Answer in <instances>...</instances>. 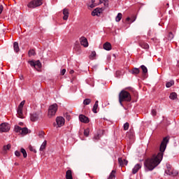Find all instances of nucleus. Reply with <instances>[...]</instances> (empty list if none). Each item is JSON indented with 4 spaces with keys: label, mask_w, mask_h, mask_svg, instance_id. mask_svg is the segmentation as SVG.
Wrapping results in <instances>:
<instances>
[{
    "label": "nucleus",
    "mask_w": 179,
    "mask_h": 179,
    "mask_svg": "<svg viewBox=\"0 0 179 179\" xmlns=\"http://www.w3.org/2000/svg\"><path fill=\"white\" fill-rule=\"evenodd\" d=\"M167 143H169V138L168 137H164L159 147L160 152L157 155H154L151 159L148 158L145 160L144 167L145 171H152L157 167L158 164H160V162L163 160V155L164 150L167 148Z\"/></svg>",
    "instance_id": "f257e3e1"
},
{
    "label": "nucleus",
    "mask_w": 179,
    "mask_h": 179,
    "mask_svg": "<svg viewBox=\"0 0 179 179\" xmlns=\"http://www.w3.org/2000/svg\"><path fill=\"white\" fill-rule=\"evenodd\" d=\"M132 101V96H131V94L125 90H122L119 93V103L122 107H124V103H122V101H127V103H131Z\"/></svg>",
    "instance_id": "f03ea898"
},
{
    "label": "nucleus",
    "mask_w": 179,
    "mask_h": 179,
    "mask_svg": "<svg viewBox=\"0 0 179 179\" xmlns=\"http://www.w3.org/2000/svg\"><path fill=\"white\" fill-rule=\"evenodd\" d=\"M58 110V105L57 103H54L49 106L48 108V117H54Z\"/></svg>",
    "instance_id": "7ed1b4c3"
},
{
    "label": "nucleus",
    "mask_w": 179,
    "mask_h": 179,
    "mask_svg": "<svg viewBox=\"0 0 179 179\" xmlns=\"http://www.w3.org/2000/svg\"><path fill=\"white\" fill-rule=\"evenodd\" d=\"M43 5V0H32L27 4V7L30 8H37Z\"/></svg>",
    "instance_id": "20e7f679"
},
{
    "label": "nucleus",
    "mask_w": 179,
    "mask_h": 179,
    "mask_svg": "<svg viewBox=\"0 0 179 179\" xmlns=\"http://www.w3.org/2000/svg\"><path fill=\"white\" fill-rule=\"evenodd\" d=\"M10 130V126L6 122L1 123L0 124V133L9 132Z\"/></svg>",
    "instance_id": "39448f33"
},
{
    "label": "nucleus",
    "mask_w": 179,
    "mask_h": 179,
    "mask_svg": "<svg viewBox=\"0 0 179 179\" xmlns=\"http://www.w3.org/2000/svg\"><path fill=\"white\" fill-rule=\"evenodd\" d=\"M56 122L57 127L61 128V127H64V125H65V119L62 116H59L56 118Z\"/></svg>",
    "instance_id": "423d86ee"
},
{
    "label": "nucleus",
    "mask_w": 179,
    "mask_h": 179,
    "mask_svg": "<svg viewBox=\"0 0 179 179\" xmlns=\"http://www.w3.org/2000/svg\"><path fill=\"white\" fill-rule=\"evenodd\" d=\"M104 135V130H99L93 137V141H99L100 138Z\"/></svg>",
    "instance_id": "0eeeda50"
},
{
    "label": "nucleus",
    "mask_w": 179,
    "mask_h": 179,
    "mask_svg": "<svg viewBox=\"0 0 179 179\" xmlns=\"http://www.w3.org/2000/svg\"><path fill=\"white\" fill-rule=\"evenodd\" d=\"M79 120L80 121V122H83V124H89L90 122V120H89V117L82 114L79 115Z\"/></svg>",
    "instance_id": "6e6552de"
},
{
    "label": "nucleus",
    "mask_w": 179,
    "mask_h": 179,
    "mask_svg": "<svg viewBox=\"0 0 179 179\" xmlns=\"http://www.w3.org/2000/svg\"><path fill=\"white\" fill-rule=\"evenodd\" d=\"M38 117H40V113L38 112L31 114V121H32V122H36V121L38 120Z\"/></svg>",
    "instance_id": "1a4fd4ad"
},
{
    "label": "nucleus",
    "mask_w": 179,
    "mask_h": 179,
    "mask_svg": "<svg viewBox=\"0 0 179 179\" xmlns=\"http://www.w3.org/2000/svg\"><path fill=\"white\" fill-rule=\"evenodd\" d=\"M80 43L81 45H83V47H89V42L87 41V38L85 36L80 38Z\"/></svg>",
    "instance_id": "9d476101"
},
{
    "label": "nucleus",
    "mask_w": 179,
    "mask_h": 179,
    "mask_svg": "<svg viewBox=\"0 0 179 179\" xmlns=\"http://www.w3.org/2000/svg\"><path fill=\"white\" fill-rule=\"evenodd\" d=\"M166 174L168 176H177L178 172L174 173V171H171V166H167V170L165 171Z\"/></svg>",
    "instance_id": "9b49d317"
},
{
    "label": "nucleus",
    "mask_w": 179,
    "mask_h": 179,
    "mask_svg": "<svg viewBox=\"0 0 179 179\" xmlns=\"http://www.w3.org/2000/svg\"><path fill=\"white\" fill-rule=\"evenodd\" d=\"M141 169H142V165L140 164H136L132 169V174H136V173H138Z\"/></svg>",
    "instance_id": "f8f14e48"
},
{
    "label": "nucleus",
    "mask_w": 179,
    "mask_h": 179,
    "mask_svg": "<svg viewBox=\"0 0 179 179\" xmlns=\"http://www.w3.org/2000/svg\"><path fill=\"white\" fill-rule=\"evenodd\" d=\"M63 15V20H68V17H69V10L67 8H64Z\"/></svg>",
    "instance_id": "ddd939ff"
},
{
    "label": "nucleus",
    "mask_w": 179,
    "mask_h": 179,
    "mask_svg": "<svg viewBox=\"0 0 179 179\" xmlns=\"http://www.w3.org/2000/svg\"><path fill=\"white\" fill-rule=\"evenodd\" d=\"M102 10H103V8H96L92 12V15L99 16V14H100L102 12Z\"/></svg>",
    "instance_id": "4468645a"
},
{
    "label": "nucleus",
    "mask_w": 179,
    "mask_h": 179,
    "mask_svg": "<svg viewBox=\"0 0 179 179\" xmlns=\"http://www.w3.org/2000/svg\"><path fill=\"white\" fill-rule=\"evenodd\" d=\"M138 44L140 47H141V48H143L144 50H148L149 48V45L143 41H140Z\"/></svg>",
    "instance_id": "2eb2a0df"
},
{
    "label": "nucleus",
    "mask_w": 179,
    "mask_h": 179,
    "mask_svg": "<svg viewBox=\"0 0 179 179\" xmlns=\"http://www.w3.org/2000/svg\"><path fill=\"white\" fill-rule=\"evenodd\" d=\"M141 72V70L138 68H133L131 70L129 71V73H131V75H139V73Z\"/></svg>",
    "instance_id": "dca6fc26"
},
{
    "label": "nucleus",
    "mask_w": 179,
    "mask_h": 179,
    "mask_svg": "<svg viewBox=\"0 0 179 179\" xmlns=\"http://www.w3.org/2000/svg\"><path fill=\"white\" fill-rule=\"evenodd\" d=\"M103 50H106V51H110L111 50V43H110V42H106L103 44Z\"/></svg>",
    "instance_id": "f3484780"
},
{
    "label": "nucleus",
    "mask_w": 179,
    "mask_h": 179,
    "mask_svg": "<svg viewBox=\"0 0 179 179\" xmlns=\"http://www.w3.org/2000/svg\"><path fill=\"white\" fill-rule=\"evenodd\" d=\"M13 50L15 52H19L20 51V48H19V43L14 42L13 43Z\"/></svg>",
    "instance_id": "a211bd4d"
},
{
    "label": "nucleus",
    "mask_w": 179,
    "mask_h": 179,
    "mask_svg": "<svg viewBox=\"0 0 179 179\" xmlns=\"http://www.w3.org/2000/svg\"><path fill=\"white\" fill-rule=\"evenodd\" d=\"M97 108H99V101H96L92 108V112L97 114Z\"/></svg>",
    "instance_id": "6ab92c4d"
},
{
    "label": "nucleus",
    "mask_w": 179,
    "mask_h": 179,
    "mask_svg": "<svg viewBox=\"0 0 179 179\" xmlns=\"http://www.w3.org/2000/svg\"><path fill=\"white\" fill-rule=\"evenodd\" d=\"M10 149V144H8L3 147V150L1 151V155H6V151Z\"/></svg>",
    "instance_id": "aec40b11"
},
{
    "label": "nucleus",
    "mask_w": 179,
    "mask_h": 179,
    "mask_svg": "<svg viewBox=\"0 0 179 179\" xmlns=\"http://www.w3.org/2000/svg\"><path fill=\"white\" fill-rule=\"evenodd\" d=\"M66 179H73V177L72 176V171L71 170L66 171Z\"/></svg>",
    "instance_id": "412c9836"
},
{
    "label": "nucleus",
    "mask_w": 179,
    "mask_h": 179,
    "mask_svg": "<svg viewBox=\"0 0 179 179\" xmlns=\"http://www.w3.org/2000/svg\"><path fill=\"white\" fill-rule=\"evenodd\" d=\"M46 146H47V141L45 140L43 142V143L41 144L39 150L41 152H44V150H45Z\"/></svg>",
    "instance_id": "4be33fe9"
},
{
    "label": "nucleus",
    "mask_w": 179,
    "mask_h": 179,
    "mask_svg": "<svg viewBox=\"0 0 179 179\" xmlns=\"http://www.w3.org/2000/svg\"><path fill=\"white\" fill-rule=\"evenodd\" d=\"M115 174H117V171L115 170H113L110 173L108 179H115Z\"/></svg>",
    "instance_id": "5701e85b"
},
{
    "label": "nucleus",
    "mask_w": 179,
    "mask_h": 179,
    "mask_svg": "<svg viewBox=\"0 0 179 179\" xmlns=\"http://www.w3.org/2000/svg\"><path fill=\"white\" fill-rule=\"evenodd\" d=\"M22 129L20 126H15L14 131L17 134H22Z\"/></svg>",
    "instance_id": "b1692460"
},
{
    "label": "nucleus",
    "mask_w": 179,
    "mask_h": 179,
    "mask_svg": "<svg viewBox=\"0 0 179 179\" xmlns=\"http://www.w3.org/2000/svg\"><path fill=\"white\" fill-rule=\"evenodd\" d=\"M29 134V129L27 127H24L21 130L22 135H27Z\"/></svg>",
    "instance_id": "393cba45"
},
{
    "label": "nucleus",
    "mask_w": 179,
    "mask_h": 179,
    "mask_svg": "<svg viewBox=\"0 0 179 179\" xmlns=\"http://www.w3.org/2000/svg\"><path fill=\"white\" fill-rule=\"evenodd\" d=\"M17 113L20 118H23V109L17 108Z\"/></svg>",
    "instance_id": "a878e982"
},
{
    "label": "nucleus",
    "mask_w": 179,
    "mask_h": 179,
    "mask_svg": "<svg viewBox=\"0 0 179 179\" xmlns=\"http://www.w3.org/2000/svg\"><path fill=\"white\" fill-rule=\"evenodd\" d=\"M136 20V18L135 17H133L131 18L128 17L127 18H126V22H128V23H134Z\"/></svg>",
    "instance_id": "bb28decb"
},
{
    "label": "nucleus",
    "mask_w": 179,
    "mask_h": 179,
    "mask_svg": "<svg viewBox=\"0 0 179 179\" xmlns=\"http://www.w3.org/2000/svg\"><path fill=\"white\" fill-rule=\"evenodd\" d=\"M40 68H41V62L40 60H37L35 62V69H40Z\"/></svg>",
    "instance_id": "cd10ccee"
},
{
    "label": "nucleus",
    "mask_w": 179,
    "mask_h": 179,
    "mask_svg": "<svg viewBox=\"0 0 179 179\" xmlns=\"http://www.w3.org/2000/svg\"><path fill=\"white\" fill-rule=\"evenodd\" d=\"M169 99H171V100H176V99H177V93L171 92L169 96Z\"/></svg>",
    "instance_id": "c85d7f7f"
},
{
    "label": "nucleus",
    "mask_w": 179,
    "mask_h": 179,
    "mask_svg": "<svg viewBox=\"0 0 179 179\" xmlns=\"http://www.w3.org/2000/svg\"><path fill=\"white\" fill-rule=\"evenodd\" d=\"M92 103V99H85L83 101L84 106H89Z\"/></svg>",
    "instance_id": "c756f323"
},
{
    "label": "nucleus",
    "mask_w": 179,
    "mask_h": 179,
    "mask_svg": "<svg viewBox=\"0 0 179 179\" xmlns=\"http://www.w3.org/2000/svg\"><path fill=\"white\" fill-rule=\"evenodd\" d=\"M122 19V13H119L115 17V20L116 22H120Z\"/></svg>",
    "instance_id": "7c9ffc66"
},
{
    "label": "nucleus",
    "mask_w": 179,
    "mask_h": 179,
    "mask_svg": "<svg viewBox=\"0 0 179 179\" xmlns=\"http://www.w3.org/2000/svg\"><path fill=\"white\" fill-rule=\"evenodd\" d=\"M140 68H141L143 75H146V73L148 72V68L145 65H141Z\"/></svg>",
    "instance_id": "2f4dec72"
},
{
    "label": "nucleus",
    "mask_w": 179,
    "mask_h": 179,
    "mask_svg": "<svg viewBox=\"0 0 179 179\" xmlns=\"http://www.w3.org/2000/svg\"><path fill=\"white\" fill-rule=\"evenodd\" d=\"M124 75V72L121 71H117L115 73V78H121Z\"/></svg>",
    "instance_id": "473e14b6"
},
{
    "label": "nucleus",
    "mask_w": 179,
    "mask_h": 179,
    "mask_svg": "<svg viewBox=\"0 0 179 179\" xmlns=\"http://www.w3.org/2000/svg\"><path fill=\"white\" fill-rule=\"evenodd\" d=\"M96 57V51H92L89 56L90 59L93 60Z\"/></svg>",
    "instance_id": "72a5a7b5"
},
{
    "label": "nucleus",
    "mask_w": 179,
    "mask_h": 179,
    "mask_svg": "<svg viewBox=\"0 0 179 179\" xmlns=\"http://www.w3.org/2000/svg\"><path fill=\"white\" fill-rule=\"evenodd\" d=\"M20 152L22 153L23 157L26 159V157H27V152H26V150H24V148H21Z\"/></svg>",
    "instance_id": "f704fd0d"
},
{
    "label": "nucleus",
    "mask_w": 179,
    "mask_h": 179,
    "mask_svg": "<svg viewBox=\"0 0 179 179\" xmlns=\"http://www.w3.org/2000/svg\"><path fill=\"white\" fill-rule=\"evenodd\" d=\"M90 134V129L87 128L84 130V136L87 137L89 136Z\"/></svg>",
    "instance_id": "c9c22d12"
},
{
    "label": "nucleus",
    "mask_w": 179,
    "mask_h": 179,
    "mask_svg": "<svg viewBox=\"0 0 179 179\" xmlns=\"http://www.w3.org/2000/svg\"><path fill=\"white\" fill-rule=\"evenodd\" d=\"M174 85V80H171L166 83V87H171Z\"/></svg>",
    "instance_id": "e433bc0d"
},
{
    "label": "nucleus",
    "mask_w": 179,
    "mask_h": 179,
    "mask_svg": "<svg viewBox=\"0 0 179 179\" xmlns=\"http://www.w3.org/2000/svg\"><path fill=\"white\" fill-rule=\"evenodd\" d=\"M64 117L67 120V121H71V115H69V113H64Z\"/></svg>",
    "instance_id": "4c0bfd02"
},
{
    "label": "nucleus",
    "mask_w": 179,
    "mask_h": 179,
    "mask_svg": "<svg viewBox=\"0 0 179 179\" xmlns=\"http://www.w3.org/2000/svg\"><path fill=\"white\" fill-rule=\"evenodd\" d=\"M123 128H124V131H128V129H129V122L124 123L123 125Z\"/></svg>",
    "instance_id": "58836bf2"
},
{
    "label": "nucleus",
    "mask_w": 179,
    "mask_h": 179,
    "mask_svg": "<svg viewBox=\"0 0 179 179\" xmlns=\"http://www.w3.org/2000/svg\"><path fill=\"white\" fill-rule=\"evenodd\" d=\"M28 55L29 57H32V55H36V51H34V50H30L29 52H28Z\"/></svg>",
    "instance_id": "ea45409f"
},
{
    "label": "nucleus",
    "mask_w": 179,
    "mask_h": 179,
    "mask_svg": "<svg viewBox=\"0 0 179 179\" xmlns=\"http://www.w3.org/2000/svg\"><path fill=\"white\" fill-rule=\"evenodd\" d=\"M118 163L120 167H124V159L122 158H118Z\"/></svg>",
    "instance_id": "a19ab883"
},
{
    "label": "nucleus",
    "mask_w": 179,
    "mask_h": 179,
    "mask_svg": "<svg viewBox=\"0 0 179 179\" xmlns=\"http://www.w3.org/2000/svg\"><path fill=\"white\" fill-rule=\"evenodd\" d=\"M173 38H174V34H173V32H169L168 34V39L173 40Z\"/></svg>",
    "instance_id": "79ce46f5"
},
{
    "label": "nucleus",
    "mask_w": 179,
    "mask_h": 179,
    "mask_svg": "<svg viewBox=\"0 0 179 179\" xmlns=\"http://www.w3.org/2000/svg\"><path fill=\"white\" fill-rule=\"evenodd\" d=\"M28 64H29L31 66H34V68L36 67V62H34V60L29 61Z\"/></svg>",
    "instance_id": "37998d69"
},
{
    "label": "nucleus",
    "mask_w": 179,
    "mask_h": 179,
    "mask_svg": "<svg viewBox=\"0 0 179 179\" xmlns=\"http://www.w3.org/2000/svg\"><path fill=\"white\" fill-rule=\"evenodd\" d=\"M24 103H26V101H21L17 108L23 109V106H24Z\"/></svg>",
    "instance_id": "c03bdc74"
},
{
    "label": "nucleus",
    "mask_w": 179,
    "mask_h": 179,
    "mask_svg": "<svg viewBox=\"0 0 179 179\" xmlns=\"http://www.w3.org/2000/svg\"><path fill=\"white\" fill-rule=\"evenodd\" d=\"M124 90H129V92H135V89L132 87H126Z\"/></svg>",
    "instance_id": "a18cd8bd"
},
{
    "label": "nucleus",
    "mask_w": 179,
    "mask_h": 179,
    "mask_svg": "<svg viewBox=\"0 0 179 179\" xmlns=\"http://www.w3.org/2000/svg\"><path fill=\"white\" fill-rule=\"evenodd\" d=\"M134 130H129V131L127 132V135H129V136H134Z\"/></svg>",
    "instance_id": "49530a36"
},
{
    "label": "nucleus",
    "mask_w": 179,
    "mask_h": 179,
    "mask_svg": "<svg viewBox=\"0 0 179 179\" xmlns=\"http://www.w3.org/2000/svg\"><path fill=\"white\" fill-rule=\"evenodd\" d=\"M151 114H152V115H153V117H156L157 112L155 109H152L151 110Z\"/></svg>",
    "instance_id": "de8ad7c7"
},
{
    "label": "nucleus",
    "mask_w": 179,
    "mask_h": 179,
    "mask_svg": "<svg viewBox=\"0 0 179 179\" xmlns=\"http://www.w3.org/2000/svg\"><path fill=\"white\" fill-rule=\"evenodd\" d=\"M15 155L17 157H20V155H21L20 151H19V150L15 151Z\"/></svg>",
    "instance_id": "09e8293b"
},
{
    "label": "nucleus",
    "mask_w": 179,
    "mask_h": 179,
    "mask_svg": "<svg viewBox=\"0 0 179 179\" xmlns=\"http://www.w3.org/2000/svg\"><path fill=\"white\" fill-rule=\"evenodd\" d=\"M29 150L31 152H34V153H37V151L36 150V149H34V148H33L32 146H29Z\"/></svg>",
    "instance_id": "8fccbe9b"
},
{
    "label": "nucleus",
    "mask_w": 179,
    "mask_h": 179,
    "mask_svg": "<svg viewBox=\"0 0 179 179\" xmlns=\"http://www.w3.org/2000/svg\"><path fill=\"white\" fill-rule=\"evenodd\" d=\"M104 1V6L105 8H108V1Z\"/></svg>",
    "instance_id": "3c124183"
},
{
    "label": "nucleus",
    "mask_w": 179,
    "mask_h": 179,
    "mask_svg": "<svg viewBox=\"0 0 179 179\" xmlns=\"http://www.w3.org/2000/svg\"><path fill=\"white\" fill-rule=\"evenodd\" d=\"M66 72V69H63L61 71V75L62 76L65 75Z\"/></svg>",
    "instance_id": "603ef678"
},
{
    "label": "nucleus",
    "mask_w": 179,
    "mask_h": 179,
    "mask_svg": "<svg viewBox=\"0 0 179 179\" xmlns=\"http://www.w3.org/2000/svg\"><path fill=\"white\" fill-rule=\"evenodd\" d=\"M39 137L40 138H44V132L43 131H41L39 133Z\"/></svg>",
    "instance_id": "864d4df0"
},
{
    "label": "nucleus",
    "mask_w": 179,
    "mask_h": 179,
    "mask_svg": "<svg viewBox=\"0 0 179 179\" xmlns=\"http://www.w3.org/2000/svg\"><path fill=\"white\" fill-rule=\"evenodd\" d=\"M95 6H97V4H96V3H92L91 5H90V8H94Z\"/></svg>",
    "instance_id": "5fc2aeb1"
},
{
    "label": "nucleus",
    "mask_w": 179,
    "mask_h": 179,
    "mask_svg": "<svg viewBox=\"0 0 179 179\" xmlns=\"http://www.w3.org/2000/svg\"><path fill=\"white\" fill-rule=\"evenodd\" d=\"M123 163H124V166H127L128 165V160L124 159Z\"/></svg>",
    "instance_id": "6e6d98bb"
},
{
    "label": "nucleus",
    "mask_w": 179,
    "mask_h": 179,
    "mask_svg": "<svg viewBox=\"0 0 179 179\" xmlns=\"http://www.w3.org/2000/svg\"><path fill=\"white\" fill-rule=\"evenodd\" d=\"M3 10V6H0V15L2 13Z\"/></svg>",
    "instance_id": "4d7b16f0"
},
{
    "label": "nucleus",
    "mask_w": 179,
    "mask_h": 179,
    "mask_svg": "<svg viewBox=\"0 0 179 179\" xmlns=\"http://www.w3.org/2000/svg\"><path fill=\"white\" fill-rule=\"evenodd\" d=\"M74 72H75V71H74L73 70H71V71H70V73H71V74L73 73Z\"/></svg>",
    "instance_id": "13d9d810"
},
{
    "label": "nucleus",
    "mask_w": 179,
    "mask_h": 179,
    "mask_svg": "<svg viewBox=\"0 0 179 179\" xmlns=\"http://www.w3.org/2000/svg\"><path fill=\"white\" fill-rule=\"evenodd\" d=\"M91 2L92 3H94V2H96V0H92Z\"/></svg>",
    "instance_id": "bf43d9fd"
},
{
    "label": "nucleus",
    "mask_w": 179,
    "mask_h": 179,
    "mask_svg": "<svg viewBox=\"0 0 179 179\" xmlns=\"http://www.w3.org/2000/svg\"><path fill=\"white\" fill-rule=\"evenodd\" d=\"M15 166H19V164H17V163H15Z\"/></svg>",
    "instance_id": "052dcab7"
},
{
    "label": "nucleus",
    "mask_w": 179,
    "mask_h": 179,
    "mask_svg": "<svg viewBox=\"0 0 179 179\" xmlns=\"http://www.w3.org/2000/svg\"><path fill=\"white\" fill-rule=\"evenodd\" d=\"M20 79L22 80V79H23V76H22Z\"/></svg>",
    "instance_id": "680f3d73"
},
{
    "label": "nucleus",
    "mask_w": 179,
    "mask_h": 179,
    "mask_svg": "<svg viewBox=\"0 0 179 179\" xmlns=\"http://www.w3.org/2000/svg\"><path fill=\"white\" fill-rule=\"evenodd\" d=\"M20 125H23V122H20Z\"/></svg>",
    "instance_id": "e2e57ef3"
},
{
    "label": "nucleus",
    "mask_w": 179,
    "mask_h": 179,
    "mask_svg": "<svg viewBox=\"0 0 179 179\" xmlns=\"http://www.w3.org/2000/svg\"><path fill=\"white\" fill-rule=\"evenodd\" d=\"M99 1H100V3H103V2H101V0H99Z\"/></svg>",
    "instance_id": "0e129e2a"
},
{
    "label": "nucleus",
    "mask_w": 179,
    "mask_h": 179,
    "mask_svg": "<svg viewBox=\"0 0 179 179\" xmlns=\"http://www.w3.org/2000/svg\"><path fill=\"white\" fill-rule=\"evenodd\" d=\"M103 1H108V0H103Z\"/></svg>",
    "instance_id": "69168bd1"
},
{
    "label": "nucleus",
    "mask_w": 179,
    "mask_h": 179,
    "mask_svg": "<svg viewBox=\"0 0 179 179\" xmlns=\"http://www.w3.org/2000/svg\"><path fill=\"white\" fill-rule=\"evenodd\" d=\"M166 5L169 6V3H167Z\"/></svg>",
    "instance_id": "338daca9"
}]
</instances>
